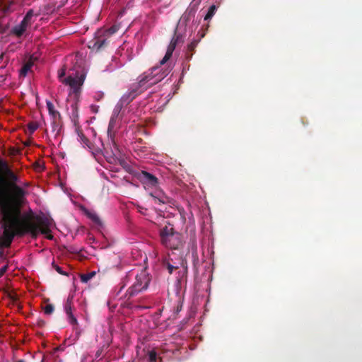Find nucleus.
Returning a JSON list of instances; mask_svg holds the SVG:
<instances>
[{
    "mask_svg": "<svg viewBox=\"0 0 362 362\" xmlns=\"http://www.w3.org/2000/svg\"><path fill=\"white\" fill-rule=\"evenodd\" d=\"M21 177L11 168L8 162L0 158V218L3 223V234L0 245L11 246L16 235L23 237L30 234L37 237L39 233L52 239L50 220L35 216L32 210L23 212L27 192L18 186Z\"/></svg>",
    "mask_w": 362,
    "mask_h": 362,
    "instance_id": "f257e3e1",
    "label": "nucleus"
},
{
    "mask_svg": "<svg viewBox=\"0 0 362 362\" xmlns=\"http://www.w3.org/2000/svg\"><path fill=\"white\" fill-rule=\"evenodd\" d=\"M166 71H163L161 74L159 71L158 67H153L151 69L149 74H144L140 79L139 82L133 83L130 86L129 90L122 95L121 102L123 104H129L134 98L143 90L147 89L148 87L153 86L159 83L167 75Z\"/></svg>",
    "mask_w": 362,
    "mask_h": 362,
    "instance_id": "f03ea898",
    "label": "nucleus"
},
{
    "mask_svg": "<svg viewBox=\"0 0 362 362\" xmlns=\"http://www.w3.org/2000/svg\"><path fill=\"white\" fill-rule=\"evenodd\" d=\"M160 243L170 250H179L183 245L182 236L175 231L173 225L163 226L159 232Z\"/></svg>",
    "mask_w": 362,
    "mask_h": 362,
    "instance_id": "7ed1b4c3",
    "label": "nucleus"
},
{
    "mask_svg": "<svg viewBox=\"0 0 362 362\" xmlns=\"http://www.w3.org/2000/svg\"><path fill=\"white\" fill-rule=\"evenodd\" d=\"M162 265L167 269L169 274H173L175 269H178L177 279L180 282L182 278L186 277L188 272L187 261L182 256L173 258L170 255L163 259Z\"/></svg>",
    "mask_w": 362,
    "mask_h": 362,
    "instance_id": "20e7f679",
    "label": "nucleus"
},
{
    "mask_svg": "<svg viewBox=\"0 0 362 362\" xmlns=\"http://www.w3.org/2000/svg\"><path fill=\"white\" fill-rule=\"evenodd\" d=\"M148 287V279L144 274H140L136 276V281L133 286H130L126 291V296L128 298H132L136 295L139 292H141L143 289H146Z\"/></svg>",
    "mask_w": 362,
    "mask_h": 362,
    "instance_id": "39448f33",
    "label": "nucleus"
},
{
    "mask_svg": "<svg viewBox=\"0 0 362 362\" xmlns=\"http://www.w3.org/2000/svg\"><path fill=\"white\" fill-rule=\"evenodd\" d=\"M84 80L85 76L83 74L79 75L78 74H76L74 76H73V75H68L67 77L64 78L62 83H65L66 86H69L73 93L78 94L80 93L81 86H83Z\"/></svg>",
    "mask_w": 362,
    "mask_h": 362,
    "instance_id": "423d86ee",
    "label": "nucleus"
},
{
    "mask_svg": "<svg viewBox=\"0 0 362 362\" xmlns=\"http://www.w3.org/2000/svg\"><path fill=\"white\" fill-rule=\"evenodd\" d=\"M107 35L105 31H98L94 39L89 42L88 47L91 49L99 51L108 45Z\"/></svg>",
    "mask_w": 362,
    "mask_h": 362,
    "instance_id": "0eeeda50",
    "label": "nucleus"
},
{
    "mask_svg": "<svg viewBox=\"0 0 362 362\" xmlns=\"http://www.w3.org/2000/svg\"><path fill=\"white\" fill-rule=\"evenodd\" d=\"M180 35H177L176 30H175V35L168 46L165 54L163 58L160 62V65L165 64V63L168 62L170 57H171L173 56V52L180 40Z\"/></svg>",
    "mask_w": 362,
    "mask_h": 362,
    "instance_id": "6e6552de",
    "label": "nucleus"
},
{
    "mask_svg": "<svg viewBox=\"0 0 362 362\" xmlns=\"http://www.w3.org/2000/svg\"><path fill=\"white\" fill-rule=\"evenodd\" d=\"M47 108L49 111V114L52 117V126L53 129L55 130L58 128L60 120H61V114L59 111L55 110L54 106L51 101H47Z\"/></svg>",
    "mask_w": 362,
    "mask_h": 362,
    "instance_id": "1a4fd4ad",
    "label": "nucleus"
},
{
    "mask_svg": "<svg viewBox=\"0 0 362 362\" xmlns=\"http://www.w3.org/2000/svg\"><path fill=\"white\" fill-rule=\"evenodd\" d=\"M72 307L73 297L72 296H69L64 305V311L68 316V320L71 325H78V321L75 316L73 315Z\"/></svg>",
    "mask_w": 362,
    "mask_h": 362,
    "instance_id": "9d476101",
    "label": "nucleus"
},
{
    "mask_svg": "<svg viewBox=\"0 0 362 362\" xmlns=\"http://www.w3.org/2000/svg\"><path fill=\"white\" fill-rule=\"evenodd\" d=\"M139 179L144 183L149 184L151 186H156L158 182L157 177L145 170L141 171V173L139 174Z\"/></svg>",
    "mask_w": 362,
    "mask_h": 362,
    "instance_id": "9b49d317",
    "label": "nucleus"
},
{
    "mask_svg": "<svg viewBox=\"0 0 362 362\" xmlns=\"http://www.w3.org/2000/svg\"><path fill=\"white\" fill-rule=\"evenodd\" d=\"M121 107H116L115 109L113 111V113L112 114V116L110 119L108 128H107V134L110 137V139L112 140L113 142V134H114V129L115 127V122L117 120V118L118 117V115L119 113Z\"/></svg>",
    "mask_w": 362,
    "mask_h": 362,
    "instance_id": "f8f14e48",
    "label": "nucleus"
},
{
    "mask_svg": "<svg viewBox=\"0 0 362 362\" xmlns=\"http://www.w3.org/2000/svg\"><path fill=\"white\" fill-rule=\"evenodd\" d=\"M29 25L27 17L25 16L21 23L12 28V33L17 36H21Z\"/></svg>",
    "mask_w": 362,
    "mask_h": 362,
    "instance_id": "ddd939ff",
    "label": "nucleus"
},
{
    "mask_svg": "<svg viewBox=\"0 0 362 362\" xmlns=\"http://www.w3.org/2000/svg\"><path fill=\"white\" fill-rule=\"evenodd\" d=\"M195 13L196 11L194 10V8H188L181 16L180 22L187 23L189 21L192 20V18L194 17Z\"/></svg>",
    "mask_w": 362,
    "mask_h": 362,
    "instance_id": "4468645a",
    "label": "nucleus"
},
{
    "mask_svg": "<svg viewBox=\"0 0 362 362\" xmlns=\"http://www.w3.org/2000/svg\"><path fill=\"white\" fill-rule=\"evenodd\" d=\"M12 6H13V1L0 0V8L4 13H8L12 11Z\"/></svg>",
    "mask_w": 362,
    "mask_h": 362,
    "instance_id": "2eb2a0df",
    "label": "nucleus"
},
{
    "mask_svg": "<svg viewBox=\"0 0 362 362\" xmlns=\"http://www.w3.org/2000/svg\"><path fill=\"white\" fill-rule=\"evenodd\" d=\"M199 44V40H193L190 44L187 45V59H190L194 49L197 47Z\"/></svg>",
    "mask_w": 362,
    "mask_h": 362,
    "instance_id": "dca6fc26",
    "label": "nucleus"
},
{
    "mask_svg": "<svg viewBox=\"0 0 362 362\" xmlns=\"http://www.w3.org/2000/svg\"><path fill=\"white\" fill-rule=\"evenodd\" d=\"M150 195L153 197L155 202L165 203L168 202V197H167V196L163 194H160V192L156 194H150Z\"/></svg>",
    "mask_w": 362,
    "mask_h": 362,
    "instance_id": "f3484780",
    "label": "nucleus"
},
{
    "mask_svg": "<svg viewBox=\"0 0 362 362\" xmlns=\"http://www.w3.org/2000/svg\"><path fill=\"white\" fill-rule=\"evenodd\" d=\"M216 9L217 7L216 5H211L208 9V11L204 17V20L207 21L211 19L214 13H216Z\"/></svg>",
    "mask_w": 362,
    "mask_h": 362,
    "instance_id": "a211bd4d",
    "label": "nucleus"
},
{
    "mask_svg": "<svg viewBox=\"0 0 362 362\" xmlns=\"http://www.w3.org/2000/svg\"><path fill=\"white\" fill-rule=\"evenodd\" d=\"M95 275V272H90V273L83 274L81 275L80 279L83 283H87L88 281L92 279Z\"/></svg>",
    "mask_w": 362,
    "mask_h": 362,
    "instance_id": "6ab92c4d",
    "label": "nucleus"
},
{
    "mask_svg": "<svg viewBox=\"0 0 362 362\" xmlns=\"http://www.w3.org/2000/svg\"><path fill=\"white\" fill-rule=\"evenodd\" d=\"M32 68V62H27L24 64L21 70V74L25 76L28 71Z\"/></svg>",
    "mask_w": 362,
    "mask_h": 362,
    "instance_id": "aec40b11",
    "label": "nucleus"
},
{
    "mask_svg": "<svg viewBox=\"0 0 362 362\" xmlns=\"http://www.w3.org/2000/svg\"><path fill=\"white\" fill-rule=\"evenodd\" d=\"M42 310L45 314L50 315L54 310V306L52 304H47L42 308Z\"/></svg>",
    "mask_w": 362,
    "mask_h": 362,
    "instance_id": "412c9836",
    "label": "nucleus"
},
{
    "mask_svg": "<svg viewBox=\"0 0 362 362\" xmlns=\"http://www.w3.org/2000/svg\"><path fill=\"white\" fill-rule=\"evenodd\" d=\"M119 26L118 25H112L110 28L105 30V33H106L107 36H110L111 35H113V33H115L118 31Z\"/></svg>",
    "mask_w": 362,
    "mask_h": 362,
    "instance_id": "4be33fe9",
    "label": "nucleus"
},
{
    "mask_svg": "<svg viewBox=\"0 0 362 362\" xmlns=\"http://www.w3.org/2000/svg\"><path fill=\"white\" fill-rule=\"evenodd\" d=\"M88 216L94 222L96 223H100V217L97 215L95 213H88Z\"/></svg>",
    "mask_w": 362,
    "mask_h": 362,
    "instance_id": "5701e85b",
    "label": "nucleus"
},
{
    "mask_svg": "<svg viewBox=\"0 0 362 362\" xmlns=\"http://www.w3.org/2000/svg\"><path fill=\"white\" fill-rule=\"evenodd\" d=\"M52 266L59 274H63V275H69V274L66 273V272H64V270H62V268L60 267L59 265L55 264L54 262H52Z\"/></svg>",
    "mask_w": 362,
    "mask_h": 362,
    "instance_id": "b1692460",
    "label": "nucleus"
},
{
    "mask_svg": "<svg viewBox=\"0 0 362 362\" xmlns=\"http://www.w3.org/2000/svg\"><path fill=\"white\" fill-rule=\"evenodd\" d=\"M148 358L149 362H156L157 361V352L155 350H151L148 352Z\"/></svg>",
    "mask_w": 362,
    "mask_h": 362,
    "instance_id": "393cba45",
    "label": "nucleus"
},
{
    "mask_svg": "<svg viewBox=\"0 0 362 362\" xmlns=\"http://www.w3.org/2000/svg\"><path fill=\"white\" fill-rule=\"evenodd\" d=\"M6 296L13 302H16L18 300V297L17 294H16V293H14V292L7 291Z\"/></svg>",
    "mask_w": 362,
    "mask_h": 362,
    "instance_id": "a878e982",
    "label": "nucleus"
},
{
    "mask_svg": "<svg viewBox=\"0 0 362 362\" xmlns=\"http://www.w3.org/2000/svg\"><path fill=\"white\" fill-rule=\"evenodd\" d=\"M28 128L30 131V132L33 133L35 132V130L39 128V124L37 122H30L28 124Z\"/></svg>",
    "mask_w": 362,
    "mask_h": 362,
    "instance_id": "bb28decb",
    "label": "nucleus"
},
{
    "mask_svg": "<svg viewBox=\"0 0 362 362\" xmlns=\"http://www.w3.org/2000/svg\"><path fill=\"white\" fill-rule=\"evenodd\" d=\"M192 257H193V264L196 267L197 264L199 263V257L197 252L196 246L193 249L192 251Z\"/></svg>",
    "mask_w": 362,
    "mask_h": 362,
    "instance_id": "cd10ccee",
    "label": "nucleus"
},
{
    "mask_svg": "<svg viewBox=\"0 0 362 362\" xmlns=\"http://www.w3.org/2000/svg\"><path fill=\"white\" fill-rule=\"evenodd\" d=\"M8 28V23H4L3 20L0 19V33L6 32Z\"/></svg>",
    "mask_w": 362,
    "mask_h": 362,
    "instance_id": "c85d7f7f",
    "label": "nucleus"
},
{
    "mask_svg": "<svg viewBox=\"0 0 362 362\" xmlns=\"http://www.w3.org/2000/svg\"><path fill=\"white\" fill-rule=\"evenodd\" d=\"M34 16V11L33 10H29L28 13H25V17L27 21H28L29 24L32 23V17Z\"/></svg>",
    "mask_w": 362,
    "mask_h": 362,
    "instance_id": "c756f323",
    "label": "nucleus"
},
{
    "mask_svg": "<svg viewBox=\"0 0 362 362\" xmlns=\"http://www.w3.org/2000/svg\"><path fill=\"white\" fill-rule=\"evenodd\" d=\"M68 0H59V1H54V4L57 6V8H59L63 7L66 4Z\"/></svg>",
    "mask_w": 362,
    "mask_h": 362,
    "instance_id": "7c9ffc66",
    "label": "nucleus"
},
{
    "mask_svg": "<svg viewBox=\"0 0 362 362\" xmlns=\"http://www.w3.org/2000/svg\"><path fill=\"white\" fill-rule=\"evenodd\" d=\"M65 74H66L65 69H62L61 71H59V78L62 83V81L64 80L63 77H64Z\"/></svg>",
    "mask_w": 362,
    "mask_h": 362,
    "instance_id": "2f4dec72",
    "label": "nucleus"
},
{
    "mask_svg": "<svg viewBox=\"0 0 362 362\" xmlns=\"http://www.w3.org/2000/svg\"><path fill=\"white\" fill-rule=\"evenodd\" d=\"M30 182H24V183L23 184V185H22V186H21V188H22V189H23L25 191V192H26V196H25V199H27L28 191H27V189H25V187H29V186H30ZM27 202V200L25 201V202Z\"/></svg>",
    "mask_w": 362,
    "mask_h": 362,
    "instance_id": "473e14b6",
    "label": "nucleus"
},
{
    "mask_svg": "<svg viewBox=\"0 0 362 362\" xmlns=\"http://www.w3.org/2000/svg\"><path fill=\"white\" fill-rule=\"evenodd\" d=\"M7 269H8V265H5L4 267H3L0 269V277L2 276V275H4L5 274Z\"/></svg>",
    "mask_w": 362,
    "mask_h": 362,
    "instance_id": "72a5a7b5",
    "label": "nucleus"
},
{
    "mask_svg": "<svg viewBox=\"0 0 362 362\" xmlns=\"http://www.w3.org/2000/svg\"><path fill=\"white\" fill-rule=\"evenodd\" d=\"M182 303H179L177 307L176 312L180 311L182 310Z\"/></svg>",
    "mask_w": 362,
    "mask_h": 362,
    "instance_id": "f704fd0d",
    "label": "nucleus"
},
{
    "mask_svg": "<svg viewBox=\"0 0 362 362\" xmlns=\"http://www.w3.org/2000/svg\"><path fill=\"white\" fill-rule=\"evenodd\" d=\"M4 57V53H1V54H0V62H2Z\"/></svg>",
    "mask_w": 362,
    "mask_h": 362,
    "instance_id": "c9c22d12",
    "label": "nucleus"
},
{
    "mask_svg": "<svg viewBox=\"0 0 362 362\" xmlns=\"http://www.w3.org/2000/svg\"><path fill=\"white\" fill-rule=\"evenodd\" d=\"M16 362H25V361H23V359H19L18 361H17Z\"/></svg>",
    "mask_w": 362,
    "mask_h": 362,
    "instance_id": "e433bc0d",
    "label": "nucleus"
},
{
    "mask_svg": "<svg viewBox=\"0 0 362 362\" xmlns=\"http://www.w3.org/2000/svg\"><path fill=\"white\" fill-rule=\"evenodd\" d=\"M3 252H0V255H3Z\"/></svg>",
    "mask_w": 362,
    "mask_h": 362,
    "instance_id": "4c0bfd02",
    "label": "nucleus"
}]
</instances>
